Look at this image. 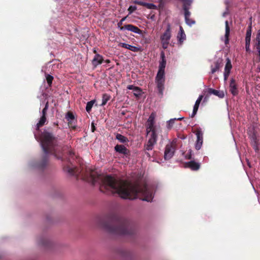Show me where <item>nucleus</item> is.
Listing matches in <instances>:
<instances>
[{
    "mask_svg": "<svg viewBox=\"0 0 260 260\" xmlns=\"http://www.w3.org/2000/svg\"><path fill=\"white\" fill-rule=\"evenodd\" d=\"M64 170L70 175L78 177L81 175L84 180L95 185L96 183L100 184V190L101 192L110 194H118L124 199L134 200L138 197H141L143 201L150 202L152 200V191L146 184L141 185L139 182L134 183L118 179L108 175L102 177L94 171L88 169L84 173L83 170L69 165L64 167Z\"/></svg>",
    "mask_w": 260,
    "mask_h": 260,
    "instance_id": "obj_1",
    "label": "nucleus"
},
{
    "mask_svg": "<svg viewBox=\"0 0 260 260\" xmlns=\"http://www.w3.org/2000/svg\"><path fill=\"white\" fill-rule=\"evenodd\" d=\"M100 225L108 233L117 235H132L135 233L136 228L129 220L116 214L101 219Z\"/></svg>",
    "mask_w": 260,
    "mask_h": 260,
    "instance_id": "obj_2",
    "label": "nucleus"
},
{
    "mask_svg": "<svg viewBox=\"0 0 260 260\" xmlns=\"http://www.w3.org/2000/svg\"><path fill=\"white\" fill-rule=\"evenodd\" d=\"M41 144L44 152L41 160L35 164L34 167L43 170L47 165L49 154L54 155L57 159H61V147L58 145V138L52 132L44 130L41 135Z\"/></svg>",
    "mask_w": 260,
    "mask_h": 260,
    "instance_id": "obj_3",
    "label": "nucleus"
},
{
    "mask_svg": "<svg viewBox=\"0 0 260 260\" xmlns=\"http://www.w3.org/2000/svg\"><path fill=\"white\" fill-rule=\"evenodd\" d=\"M148 140L144 145V149L146 150H152L154 146L156 144L157 140V134L156 131H153L147 133Z\"/></svg>",
    "mask_w": 260,
    "mask_h": 260,
    "instance_id": "obj_4",
    "label": "nucleus"
},
{
    "mask_svg": "<svg viewBox=\"0 0 260 260\" xmlns=\"http://www.w3.org/2000/svg\"><path fill=\"white\" fill-rule=\"evenodd\" d=\"M158 93L161 95L163 94L165 83V71L158 70L155 78Z\"/></svg>",
    "mask_w": 260,
    "mask_h": 260,
    "instance_id": "obj_5",
    "label": "nucleus"
},
{
    "mask_svg": "<svg viewBox=\"0 0 260 260\" xmlns=\"http://www.w3.org/2000/svg\"><path fill=\"white\" fill-rule=\"evenodd\" d=\"M175 147L176 142L174 141H173L166 146L164 153V158L166 160L170 159L174 155Z\"/></svg>",
    "mask_w": 260,
    "mask_h": 260,
    "instance_id": "obj_6",
    "label": "nucleus"
},
{
    "mask_svg": "<svg viewBox=\"0 0 260 260\" xmlns=\"http://www.w3.org/2000/svg\"><path fill=\"white\" fill-rule=\"evenodd\" d=\"M155 124V114L151 113L149 116L146 124V132L149 133L151 131H156Z\"/></svg>",
    "mask_w": 260,
    "mask_h": 260,
    "instance_id": "obj_7",
    "label": "nucleus"
},
{
    "mask_svg": "<svg viewBox=\"0 0 260 260\" xmlns=\"http://www.w3.org/2000/svg\"><path fill=\"white\" fill-rule=\"evenodd\" d=\"M197 136V141L196 143L195 148L197 150L201 149L203 142V134L200 129H198L196 132Z\"/></svg>",
    "mask_w": 260,
    "mask_h": 260,
    "instance_id": "obj_8",
    "label": "nucleus"
},
{
    "mask_svg": "<svg viewBox=\"0 0 260 260\" xmlns=\"http://www.w3.org/2000/svg\"><path fill=\"white\" fill-rule=\"evenodd\" d=\"M229 90L233 96H236L239 93L238 85L234 78H231L230 80Z\"/></svg>",
    "mask_w": 260,
    "mask_h": 260,
    "instance_id": "obj_9",
    "label": "nucleus"
},
{
    "mask_svg": "<svg viewBox=\"0 0 260 260\" xmlns=\"http://www.w3.org/2000/svg\"><path fill=\"white\" fill-rule=\"evenodd\" d=\"M126 29L127 30L134 32L138 34H142V30L139 29L137 26L132 24H126L123 27H120V30Z\"/></svg>",
    "mask_w": 260,
    "mask_h": 260,
    "instance_id": "obj_10",
    "label": "nucleus"
},
{
    "mask_svg": "<svg viewBox=\"0 0 260 260\" xmlns=\"http://www.w3.org/2000/svg\"><path fill=\"white\" fill-rule=\"evenodd\" d=\"M114 149L117 152L124 154L126 156L130 155V151L124 145L117 144L115 146Z\"/></svg>",
    "mask_w": 260,
    "mask_h": 260,
    "instance_id": "obj_11",
    "label": "nucleus"
},
{
    "mask_svg": "<svg viewBox=\"0 0 260 260\" xmlns=\"http://www.w3.org/2000/svg\"><path fill=\"white\" fill-rule=\"evenodd\" d=\"M171 37V25L168 23L167 29L160 37L161 41H169Z\"/></svg>",
    "mask_w": 260,
    "mask_h": 260,
    "instance_id": "obj_12",
    "label": "nucleus"
},
{
    "mask_svg": "<svg viewBox=\"0 0 260 260\" xmlns=\"http://www.w3.org/2000/svg\"><path fill=\"white\" fill-rule=\"evenodd\" d=\"M103 60V57L101 55L96 54L92 60V64L95 68L98 65L102 64Z\"/></svg>",
    "mask_w": 260,
    "mask_h": 260,
    "instance_id": "obj_13",
    "label": "nucleus"
},
{
    "mask_svg": "<svg viewBox=\"0 0 260 260\" xmlns=\"http://www.w3.org/2000/svg\"><path fill=\"white\" fill-rule=\"evenodd\" d=\"M119 46L124 48L126 49H127L132 51L135 52H138L139 51H141V47H138L136 46H134L126 43H121L119 44Z\"/></svg>",
    "mask_w": 260,
    "mask_h": 260,
    "instance_id": "obj_14",
    "label": "nucleus"
},
{
    "mask_svg": "<svg viewBox=\"0 0 260 260\" xmlns=\"http://www.w3.org/2000/svg\"><path fill=\"white\" fill-rule=\"evenodd\" d=\"M134 3L135 4L139 5L140 6H142L144 7H146L147 8L149 9H156L157 7L156 5H154L153 4L151 3H147L145 2H143L142 1H135Z\"/></svg>",
    "mask_w": 260,
    "mask_h": 260,
    "instance_id": "obj_15",
    "label": "nucleus"
},
{
    "mask_svg": "<svg viewBox=\"0 0 260 260\" xmlns=\"http://www.w3.org/2000/svg\"><path fill=\"white\" fill-rule=\"evenodd\" d=\"M186 166L192 171H197L200 168V164L194 161H190L186 163Z\"/></svg>",
    "mask_w": 260,
    "mask_h": 260,
    "instance_id": "obj_16",
    "label": "nucleus"
},
{
    "mask_svg": "<svg viewBox=\"0 0 260 260\" xmlns=\"http://www.w3.org/2000/svg\"><path fill=\"white\" fill-rule=\"evenodd\" d=\"M160 58L161 60L159 61L158 70L165 71L167 61L166 59L165 54L164 51L161 52Z\"/></svg>",
    "mask_w": 260,
    "mask_h": 260,
    "instance_id": "obj_17",
    "label": "nucleus"
},
{
    "mask_svg": "<svg viewBox=\"0 0 260 260\" xmlns=\"http://www.w3.org/2000/svg\"><path fill=\"white\" fill-rule=\"evenodd\" d=\"M225 35H224V38H225L224 43L225 45H228L229 43V36H230V28L229 25L228 21H226L225 22Z\"/></svg>",
    "mask_w": 260,
    "mask_h": 260,
    "instance_id": "obj_18",
    "label": "nucleus"
},
{
    "mask_svg": "<svg viewBox=\"0 0 260 260\" xmlns=\"http://www.w3.org/2000/svg\"><path fill=\"white\" fill-rule=\"evenodd\" d=\"M207 92L209 95L214 94L219 98H223L224 96L223 92H220V91L211 88L207 89Z\"/></svg>",
    "mask_w": 260,
    "mask_h": 260,
    "instance_id": "obj_19",
    "label": "nucleus"
},
{
    "mask_svg": "<svg viewBox=\"0 0 260 260\" xmlns=\"http://www.w3.org/2000/svg\"><path fill=\"white\" fill-rule=\"evenodd\" d=\"M221 67V60L218 59L214 62V66H211V73L214 74L218 71Z\"/></svg>",
    "mask_w": 260,
    "mask_h": 260,
    "instance_id": "obj_20",
    "label": "nucleus"
},
{
    "mask_svg": "<svg viewBox=\"0 0 260 260\" xmlns=\"http://www.w3.org/2000/svg\"><path fill=\"white\" fill-rule=\"evenodd\" d=\"M47 120L46 116L42 115L38 123L37 124V129L43 126Z\"/></svg>",
    "mask_w": 260,
    "mask_h": 260,
    "instance_id": "obj_21",
    "label": "nucleus"
},
{
    "mask_svg": "<svg viewBox=\"0 0 260 260\" xmlns=\"http://www.w3.org/2000/svg\"><path fill=\"white\" fill-rule=\"evenodd\" d=\"M232 68V64L231 63V61L230 58H227L226 59V64L224 67V71L225 72H228L231 73V70Z\"/></svg>",
    "mask_w": 260,
    "mask_h": 260,
    "instance_id": "obj_22",
    "label": "nucleus"
},
{
    "mask_svg": "<svg viewBox=\"0 0 260 260\" xmlns=\"http://www.w3.org/2000/svg\"><path fill=\"white\" fill-rule=\"evenodd\" d=\"M251 32H252V25H251V23H250L248 25V26L247 28L245 41H251Z\"/></svg>",
    "mask_w": 260,
    "mask_h": 260,
    "instance_id": "obj_23",
    "label": "nucleus"
},
{
    "mask_svg": "<svg viewBox=\"0 0 260 260\" xmlns=\"http://www.w3.org/2000/svg\"><path fill=\"white\" fill-rule=\"evenodd\" d=\"M184 118L183 117H180V118H173V119H171L170 120H169L168 122H167V127L168 129H171L172 127H173V125H174V122L175 120H181L183 119Z\"/></svg>",
    "mask_w": 260,
    "mask_h": 260,
    "instance_id": "obj_24",
    "label": "nucleus"
},
{
    "mask_svg": "<svg viewBox=\"0 0 260 260\" xmlns=\"http://www.w3.org/2000/svg\"><path fill=\"white\" fill-rule=\"evenodd\" d=\"M116 139L118 140L120 142L122 143H124L128 141L126 137L120 134H116Z\"/></svg>",
    "mask_w": 260,
    "mask_h": 260,
    "instance_id": "obj_25",
    "label": "nucleus"
},
{
    "mask_svg": "<svg viewBox=\"0 0 260 260\" xmlns=\"http://www.w3.org/2000/svg\"><path fill=\"white\" fill-rule=\"evenodd\" d=\"M201 102L198 101H196V103H195V104L193 106V111H192V113L191 114V117H193L197 114V112H198V109H199V106H200V104Z\"/></svg>",
    "mask_w": 260,
    "mask_h": 260,
    "instance_id": "obj_26",
    "label": "nucleus"
},
{
    "mask_svg": "<svg viewBox=\"0 0 260 260\" xmlns=\"http://www.w3.org/2000/svg\"><path fill=\"white\" fill-rule=\"evenodd\" d=\"M39 243L40 245L45 247H48L50 244V242L46 238H43L40 239Z\"/></svg>",
    "mask_w": 260,
    "mask_h": 260,
    "instance_id": "obj_27",
    "label": "nucleus"
},
{
    "mask_svg": "<svg viewBox=\"0 0 260 260\" xmlns=\"http://www.w3.org/2000/svg\"><path fill=\"white\" fill-rule=\"evenodd\" d=\"M95 102V100H91L87 102L86 106V110L88 113L90 112L91 109L93 106V104H94Z\"/></svg>",
    "mask_w": 260,
    "mask_h": 260,
    "instance_id": "obj_28",
    "label": "nucleus"
},
{
    "mask_svg": "<svg viewBox=\"0 0 260 260\" xmlns=\"http://www.w3.org/2000/svg\"><path fill=\"white\" fill-rule=\"evenodd\" d=\"M110 96L109 95H108V94H107V93L103 94V96H102V103L101 105L102 106L105 105L107 104V102L110 100Z\"/></svg>",
    "mask_w": 260,
    "mask_h": 260,
    "instance_id": "obj_29",
    "label": "nucleus"
},
{
    "mask_svg": "<svg viewBox=\"0 0 260 260\" xmlns=\"http://www.w3.org/2000/svg\"><path fill=\"white\" fill-rule=\"evenodd\" d=\"M68 125L69 126L72 128L73 129H76L77 127V120L74 119L73 120H70L69 121H68Z\"/></svg>",
    "mask_w": 260,
    "mask_h": 260,
    "instance_id": "obj_30",
    "label": "nucleus"
},
{
    "mask_svg": "<svg viewBox=\"0 0 260 260\" xmlns=\"http://www.w3.org/2000/svg\"><path fill=\"white\" fill-rule=\"evenodd\" d=\"M177 38L178 39V41L180 44H181L184 40H185L186 35L184 32H179Z\"/></svg>",
    "mask_w": 260,
    "mask_h": 260,
    "instance_id": "obj_31",
    "label": "nucleus"
},
{
    "mask_svg": "<svg viewBox=\"0 0 260 260\" xmlns=\"http://www.w3.org/2000/svg\"><path fill=\"white\" fill-rule=\"evenodd\" d=\"M65 118L67 121H69L75 118L74 115L71 111H69L67 113Z\"/></svg>",
    "mask_w": 260,
    "mask_h": 260,
    "instance_id": "obj_32",
    "label": "nucleus"
},
{
    "mask_svg": "<svg viewBox=\"0 0 260 260\" xmlns=\"http://www.w3.org/2000/svg\"><path fill=\"white\" fill-rule=\"evenodd\" d=\"M53 77L49 74H46V79L47 84L49 87L52 85V81L53 80Z\"/></svg>",
    "mask_w": 260,
    "mask_h": 260,
    "instance_id": "obj_33",
    "label": "nucleus"
},
{
    "mask_svg": "<svg viewBox=\"0 0 260 260\" xmlns=\"http://www.w3.org/2000/svg\"><path fill=\"white\" fill-rule=\"evenodd\" d=\"M183 10L184 11V16L185 18L189 17L190 15V13L189 11V8L186 6L183 7Z\"/></svg>",
    "mask_w": 260,
    "mask_h": 260,
    "instance_id": "obj_34",
    "label": "nucleus"
},
{
    "mask_svg": "<svg viewBox=\"0 0 260 260\" xmlns=\"http://www.w3.org/2000/svg\"><path fill=\"white\" fill-rule=\"evenodd\" d=\"M185 22L188 25L191 26L192 24H194L195 23V21L190 19V17L185 18Z\"/></svg>",
    "mask_w": 260,
    "mask_h": 260,
    "instance_id": "obj_35",
    "label": "nucleus"
},
{
    "mask_svg": "<svg viewBox=\"0 0 260 260\" xmlns=\"http://www.w3.org/2000/svg\"><path fill=\"white\" fill-rule=\"evenodd\" d=\"M255 44H260V29H258L257 31L256 36L255 39Z\"/></svg>",
    "mask_w": 260,
    "mask_h": 260,
    "instance_id": "obj_36",
    "label": "nucleus"
},
{
    "mask_svg": "<svg viewBox=\"0 0 260 260\" xmlns=\"http://www.w3.org/2000/svg\"><path fill=\"white\" fill-rule=\"evenodd\" d=\"M48 107H49V103H48V102H47L45 104V107L44 108V109L42 110V115L46 116L47 112L48 109Z\"/></svg>",
    "mask_w": 260,
    "mask_h": 260,
    "instance_id": "obj_37",
    "label": "nucleus"
},
{
    "mask_svg": "<svg viewBox=\"0 0 260 260\" xmlns=\"http://www.w3.org/2000/svg\"><path fill=\"white\" fill-rule=\"evenodd\" d=\"M134 94L136 97H139L141 95L142 90L139 87V90H135L134 91Z\"/></svg>",
    "mask_w": 260,
    "mask_h": 260,
    "instance_id": "obj_38",
    "label": "nucleus"
},
{
    "mask_svg": "<svg viewBox=\"0 0 260 260\" xmlns=\"http://www.w3.org/2000/svg\"><path fill=\"white\" fill-rule=\"evenodd\" d=\"M137 7L135 6H130L128 9V11L129 12V14H132L133 12H134L135 10H136Z\"/></svg>",
    "mask_w": 260,
    "mask_h": 260,
    "instance_id": "obj_39",
    "label": "nucleus"
},
{
    "mask_svg": "<svg viewBox=\"0 0 260 260\" xmlns=\"http://www.w3.org/2000/svg\"><path fill=\"white\" fill-rule=\"evenodd\" d=\"M127 88L129 89V90H133L134 91L135 90H139V87L135 86L132 85H128L127 87Z\"/></svg>",
    "mask_w": 260,
    "mask_h": 260,
    "instance_id": "obj_40",
    "label": "nucleus"
},
{
    "mask_svg": "<svg viewBox=\"0 0 260 260\" xmlns=\"http://www.w3.org/2000/svg\"><path fill=\"white\" fill-rule=\"evenodd\" d=\"M250 41H245V48L246 51H249L250 50Z\"/></svg>",
    "mask_w": 260,
    "mask_h": 260,
    "instance_id": "obj_41",
    "label": "nucleus"
},
{
    "mask_svg": "<svg viewBox=\"0 0 260 260\" xmlns=\"http://www.w3.org/2000/svg\"><path fill=\"white\" fill-rule=\"evenodd\" d=\"M162 47L164 49H166L169 43V41H161Z\"/></svg>",
    "mask_w": 260,
    "mask_h": 260,
    "instance_id": "obj_42",
    "label": "nucleus"
},
{
    "mask_svg": "<svg viewBox=\"0 0 260 260\" xmlns=\"http://www.w3.org/2000/svg\"><path fill=\"white\" fill-rule=\"evenodd\" d=\"M126 19V17H123L122 18L121 20L117 24V25H118V27H119L120 28V27H121L122 26V23Z\"/></svg>",
    "mask_w": 260,
    "mask_h": 260,
    "instance_id": "obj_43",
    "label": "nucleus"
},
{
    "mask_svg": "<svg viewBox=\"0 0 260 260\" xmlns=\"http://www.w3.org/2000/svg\"><path fill=\"white\" fill-rule=\"evenodd\" d=\"M68 155L70 157H73L74 155V152L72 150H70L68 151Z\"/></svg>",
    "mask_w": 260,
    "mask_h": 260,
    "instance_id": "obj_44",
    "label": "nucleus"
},
{
    "mask_svg": "<svg viewBox=\"0 0 260 260\" xmlns=\"http://www.w3.org/2000/svg\"><path fill=\"white\" fill-rule=\"evenodd\" d=\"M254 47L255 48L256 51V52H259L260 51V44H255L254 43Z\"/></svg>",
    "mask_w": 260,
    "mask_h": 260,
    "instance_id": "obj_45",
    "label": "nucleus"
},
{
    "mask_svg": "<svg viewBox=\"0 0 260 260\" xmlns=\"http://www.w3.org/2000/svg\"><path fill=\"white\" fill-rule=\"evenodd\" d=\"M230 73H228V72H224V80H226L229 77V75H230Z\"/></svg>",
    "mask_w": 260,
    "mask_h": 260,
    "instance_id": "obj_46",
    "label": "nucleus"
},
{
    "mask_svg": "<svg viewBox=\"0 0 260 260\" xmlns=\"http://www.w3.org/2000/svg\"><path fill=\"white\" fill-rule=\"evenodd\" d=\"M255 55L257 56V60L258 62H260V51L256 52Z\"/></svg>",
    "mask_w": 260,
    "mask_h": 260,
    "instance_id": "obj_47",
    "label": "nucleus"
},
{
    "mask_svg": "<svg viewBox=\"0 0 260 260\" xmlns=\"http://www.w3.org/2000/svg\"><path fill=\"white\" fill-rule=\"evenodd\" d=\"M191 150L190 151V153L189 154H186L185 156V157L186 159H191Z\"/></svg>",
    "mask_w": 260,
    "mask_h": 260,
    "instance_id": "obj_48",
    "label": "nucleus"
},
{
    "mask_svg": "<svg viewBox=\"0 0 260 260\" xmlns=\"http://www.w3.org/2000/svg\"><path fill=\"white\" fill-rule=\"evenodd\" d=\"M203 97H204L203 95H199V96L198 98V99L197 100V101H198L200 102H201L202 100H203Z\"/></svg>",
    "mask_w": 260,
    "mask_h": 260,
    "instance_id": "obj_49",
    "label": "nucleus"
},
{
    "mask_svg": "<svg viewBox=\"0 0 260 260\" xmlns=\"http://www.w3.org/2000/svg\"><path fill=\"white\" fill-rule=\"evenodd\" d=\"M95 130V127L94 125V123L92 122L91 123V131L92 132H94Z\"/></svg>",
    "mask_w": 260,
    "mask_h": 260,
    "instance_id": "obj_50",
    "label": "nucleus"
},
{
    "mask_svg": "<svg viewBox=\"0 0 260 260\" xmlns=\"http://www.w3.org/2000/svg\"><path fill=\"white\" fill-rule=\"evenodd\" d=\"M180 32H184L182 26H180Z\"/></svg>",
    "mask_w": 260,
    "mask_h": 260,
    "instance_id": "obj_51",
    "label": "nucleus"
},
{
    "mask_svg": "<svg viewBox=\"0 0 260 260\" xmlns=\"http://www.w3.org/2000/svg\"><path fill=\"white\" fill-rule=\"evenodd\" d=\"M105 61H106V63H110V61L109 59H107Z\"/></svg>",
    "mask_w": 260,
    "mask_h": 260,
    "instance_id": "obj_52",
    "label": "nucleus"
},
{
    "mask_svg": "<svg viewBox=\"0 0 260 260\" xmlns=\"http://www.w3.org/2000/svg\"><path fill=\"white\" fill-rule=\"evenodd\" d=\"M54 125H56V126H58V125L57 123H55V122L54 123Z\"/></svg>",
    "mask_w": 260,
    "mask_h": 260,
    "instance_id": "obj_53",
    "label": "nucleus"
},
{
    "mask_svg": "<svg viewBox=\"0 0 260 260\" xmlns=\"http://www.w3.org/2000/svg\"><path fill=\"white\" fill-rule=\"evenodd\" d=\"M93 52H94V53H96V50H95V49H94V50H93Z\"/></svg>",
    "mask_w": 260,
    "mask_h": 260,
    "instance_id": "obj_54",
    "label": "nucleus"
},
{
    "mask_svg": "<svg viewBox=\"0 0 260 260\" xmlns=\"http://www.w3.org/2000/svg\"><path fill=\"white\" fill-rule=\"evenodd\" d=\"M164 0H159L160 2L161 3L162 1H164Z\"/></svg>",
    "mask_w": 260,
    "mask_h": 260,
    "instance_id": "obj_55",
    "label": "nucleus"
},
{
    "mask_svg": "<svg viewBox=\"0 0 260 260\" xmlns=\"http://www.w3.org/2000/svg\"><path fill=\"white\" fill-rule=\"evenodd\" d=\"M259 70H260V68H259Z\"/></svg>",
    "mask_w": 260,
    "mask_h": 260,
    "instance_id": "obj_56",
    "label": "nucleus"
}]
</instances>
